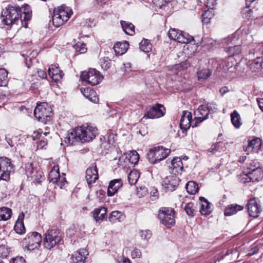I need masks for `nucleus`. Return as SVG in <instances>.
<instances>
[{"instance_id":"nucleus-1","label":"nucleus","mask_w":263,"mask_h":263,"mask_svg":"<svg viewBox=\"0 0 263 263\" xmlns=\"http://www.w3.org/2000/svg\"><path fill=\"white\" fill-rule=\"evenodd\" d=\"M32 11L30 7L26 4L22 8L8 5L1 12V21L3 25L11 26L21 22L22 26L28 27V22L31 20Z\"/></svg>"},{"instance_id":"nucleus-2","label":"nucleus","mask_w":263,"mask_h":263,"mask_svg":"<svg viewBox=\"0 0 263 263\" xmlns=\"http://www.w3.org/2000/svg\"><path fill=\"white\" fill-rule=\"evenodd\" d=\"M43 243L44 247L51 250L58 245L62 240V234L56 228L49 229L44 235Z\"/></svg>"},{"instance_id":"nucleus-3","label":"nucleus","mask_w":263,"mask_h":263,"mask_svg":"<svg viewBox=\"0 0 263 263\" xmlns=\"http://www.w3.org/2000/svg\"><path fill=\"white\" fill-rule=\"evenodd\" d=\"M72 14L71 9L65 5L55 8L53 11L52 23L55 27H59L66 22Z\"/></svg>"},{"instance_id":"nucleus-4","label":"nucleus","mask_w":263,"mask_h":263,"mask_svg":"<svg viewBox=\"0 0 263 263\" xmlns=\"http://www.w3.org/2000/svg\"><path fill=\"white\" fill-rule=\"evenodd\" d=\"M170 149L158 146L151 148L147 154L148 161L152 164H156L165 159L170 154Z\"/></svg>"},{"instance_id":"nucleus-5","label":"nucleus","mask_w":263,"mask_h":263,"mask_svg":"<svg viewBox=\"0 0 263 263\" xmlns=\"http://www.w3.org/2000/svg\"><path fill=\"white\" fill-rule=\"evenodd\" d=\"M35 118L44 124L52 119L53 113L51 108L45 103L37 104L34 110Z\"/></svg>"},{"instance_id":"nucleus-6","label":"nucleus","mask_w":263,"mask_h":263,"mask_svg":"<svg viewBox=\"0 0 263 263\" xmlns=\"http://www.w3.org/2000/svg\"><path fill=\"white\" fill-rule=\"evenodd\" d=\"M175 211L173 208L161 207L159 210L158 217L163 224L171 228L175 223Z\"/></svg>"},{"instance_id":"nucleus-7","label":"nucleus","mask_w":263,"mask_h":263,"mask_svg":"<svg viewBox=\"0 0 263 263\" xmlns=\"http://www.w3.org/2000/svg\"><path fill=\"white\" fill-rule=\"evenodd\" d=\"M42 238L41 235L36 232L29 233L23 239V243L25 245V248L29 251L39 249L41 246Z\"/></svg>"},{"instance_id":"nucleus-8","label":"nucleus","mask_w":263,"mask_h":263,"mask_svg":"<svg viewBox=\"0 0 263 263\" xmlns=\"http://www.w3.org/2000/svg\"><path fill=\"white\" fill-rule=\"evenodd\" d=\"M81 78L83 81H86L88 84L95 86L101 82L103 76L96 69H89L88 71L82 72Z\"/></svg>"},{"instance_id":"nucleus-9","label":"nucleus","mask_w":263,"mask_h":263,"mask_svg":"<svg viewBox=\"0 0 263 263\" xmlns=\"http://www.w3.org/2000/svg\"><path fill=\"white\" fill-rule=\"evenodd\" d=\"M180 181L177 176L172 175L163 179L162 186L165 192H172L178 187Z\"/></svg>"},{"instance_id":"nucleus-10","label":"nucleus","mask_w":263,"mask_h":263,"mask_svg":"<svg viewBox=\"0 0 263 263\" xmlns=\"http://www.w3.org/2000/svg\"><path fill=\"white\" fill-rule=\"evenodd\" d=\"M82 142H89L92 140L97 134V129L89 125H83L79 127Z\"/></svg>"},{"instance_id":"nucleus-11","label":"nucleus","mask_w":263,"mask_h":263,"mask_svg":"<svg viewBox=\"0 0 263 263\" xmlns=\"http://www.w3.org/2000/svg\"><path fill=\"white\" fill-rule=\"evenodd\" d=\"M263 177V172L261 168H258L254 171H247V174L243 175L241 181L246 183L250 182L259 181Z\"/></svg>"},{"instance_id":"nucleus-12","label":"nucleus","mask_w":263,"mask_h":263,"mask_svg":"<svg viewBox=\"0 0 263 263\" xmlns=\"http://www.w3.org/2000/svg\"><path fill=\"white\" fill-rule=\"evenodd\" d=\"M247 208L249 215L254 218H257L261 211L259 201L256 198L250 199L247 203Z\"/></svg>"},{"instance_id":"nucleus-13","label":"nucleus","mask_w":263,"mask_h":263,"mask_svg":"<svg viewBox=\"0 0 263 263\" xmlns=\"http://www.w3.org/2000/svg\"><path fill=\"white\" fill-rule=\"evenodd\" d=\"M165 107L163 105L157 103L147 111L143 118L146 119L159 118L165 115Z\"/></svg>"},{"instance_id":"nucleus-14","label":"nucleus","mask_w":263,"mask_h":263,"mask_svg":"<svg viewBox=\"0 0 263 263\" xmlns=\"http://www.w3.org/2000/svg\"><path fill=\"white\" fill-rule=\"evenodd\" d=\"M99 175L96 163H92L86 171L85 179L89 187L98 179Z\"/></svg>"},{"instance_id":"nucleus-15","label":"nucleus","mask_w":263,"mask_h":263,"mask_svg":"<svg viewBox=\"0 0 263 263\" xmlns=\"http://www.w3.org/2000/svg\"><path fill=\"white\" fill-rule=\"evenodd\" d=\"M169 169L170 172L173 175L177 176L178 174H181L183 171V166L181 158H174L171 161Z\"/></svg>"},{"instance_id":"nucleus-16","label":"nucleus","mask_w":263,"mask_h":263,"mask_svg":"<svg viewBox=\"0 0 263 263\" xmlns=\"http://www.w3.org/2000/svg\"><path fill=\"white\" fill-rule=\"evenodd\" d=\"M192 116L191 112L183 111L180 121V127L183 130V133L186 131L191 126H192Z\"/></svg>"},{"instance_id":"nucleus-17","label":"nucleus","mask_w":263,"mask_h":263,"mask_svg":"<svg viewBox=\"0 0 263 263\" xmlns=\"http://www.w3.org/2000/svg\"><path fill=\"white\" fill-rule=\"evenodd\" d=\"M261 147V140L259 138H255L249 141L248 145L243 147V150L247 153H258Z\"/></svg>"},{"instance_id":"nucleus-18","label":"nucleus","mask_w":263,"mask_h":263,"mask_svg":"<svg viewBox=\"0 0 263 263\" xmlns=\"http://www.w3.org/2000/svg\"><path fill=\"white\" fill-rule=\"evenodd\" d=\"M48 72L50 77L55 82L62 79L64 75L63 71L59 69L58 65H51L48 68Z\"/></svg>"},{"instance_id":"nucleus-19","label":"nucleus","mask_w":263,"mask_h":263,"mask_svg":"<svg viewBox=\"0 0 263 263\" xmlns=\"http://www.w3.org/2000/svg\"><path fill=\"white\" fill-rule=\"evenodd\" d=\"M123 183L121 179H116L109 182L107 194L108 196L114 195L122 186Z\"/></svg>"},{"instance_id":"nucleus-20","label":"nucleus","mask_w":263,"mask_h":263,"mask_svg":"<svg viewBox=\"0 0 263 263\" xmlns=\"http://www.w3.org/2000/svg\"><path fill=\"white\" fill-rule=\"evenodd\" d=\"M78 132H80L79 127L77 128V129L74 130L73 129L71 132H69L67 134V136L66 137L65 142L71 145H73L77 142H82L80 133H78Z\"/></svg>"},{"instance_id":"nucleus-21","label":"nucleus","mask_w":263,"mask_h":263,"mask_svg":"<svg viewBox=\"0 0 263 263\" xmlns=\"http://www.w3.org/2000/svg\"><path fill=\"white\" fill-rule=\"evenodd\" d=\"M88 253L84 250L74 252L71 256L70 263H85Z\"/></svg>"},{"instance_id":"nucleus-22","label":"nucleus","mask_w":263,"mask_h":263,"mask_svg":"<svg viewBox=\"0 0 263 263\" xmlns=\"http://www.w3.org/2000/svg\"><path fill=\"white\" fill-rule=\"evenodd\" d=\"M199 201L201 202L200 213L204 216L209 215L212 211V204L203 197H199Z\"/></svg>"},{"instance_id":"nucleus-23","label":"nucleus","mask_w":263,"mask_h":263,"mask_svg":"<svg viewBox=\"0 0 263 263\" xmlns=\"http://www.w3.org/2000/svg\"><path fill=\"white\" fill-rule=\"evenodd\" d=\"M81 91L84 96L93 103H97L99 101V98L96 92L89 87L81 88Z\"/></svg>"},{"instance_id":"nucleus-24","label":"nucleus","mask_w":263,"mask_h":263,"mask_svg":"<svg viewBox=\"0 0 263 263\" xmlns=\"http://www.w3.org/2000/svg\"><path fill=\"white\" fill-rule=\"evenodd\" d=\"M243 208V206L236 203L229 204L226 207L224 214L226 216H230L236 214L239 211H242Z\"/></svg>"},{"instance_id":"nucleus-25","label":"nucleus","mask_w":263,"mask_h":263,"mask_svg":"<svg viewBox=\"0 0 263 263\" xmlns=\"http://www.w3.org/2000/svg\"><path fill=\"white\" fill-rule=\"evenodd\" d=\"M24 214L23 212L20 214L18 219L15 222L14 230L18 234L22 235L25 232V228L23 220L24 219Z\"/></svg>"},{"instance_id":"nucleus-26","label":"nucleus","mask_w":263,"mask_h":263,"mask_svg":"<svg viewBox=\"0 0 263 263\" xmlns=\"http://www.w3.org/2000/svg\"><path fill=\"white\" fill-rule=\"evenodd\" d=\"M128 43L127 42H117L114 46V49L116 55H121L125 53L128 47Z\"/></svg>"},{"instance_id":"nucleus-27","label":"nucleus","mask_w":263,"mask_h":263,"mask_svg":"<svg viewBox=\"0 0 263 263\" xmlns=\"http://www.w3.org/2000/svg\"><path fill=\"white\" fill-rule=\"evenodd\" d=\"M107 208L105 207H100L96 209L93 211V217L96 221L102 220L106 214Z\"/></svg>"},{"instance_id":"nucleus-28","label":"nucleus","mask_w":263,"mask_h":263,"mask_svg":"<svg viewBox=\"0 0 263 263\" xmlns=\"http://www.w3.org/2000/svg\"><path fill=\"white\" fill-rule=\"evenodd\" d=\"M120 24L126 34L129 35H133L135 34V26L132 23L124 21H121Z\"/></svg>"},{"instance_id":"nucleus-29","label":"nucleus","mask_w":263,"mask_h":263,"mask_svg":"<svg viewBox=\"0 0 263 263\" xmlns=\"http://www.w3.org/2000/svg\"><path fill=\"white\" fill-rule=\"evenodd\" d=\"M210 113V108L208 104L201 105L199 106L198 108L195 111V115L196 116L201 115L206 118H208V116Z\"/></svg>"},{"instance_id":"nucleus-30","label":"nucleus","mask_w":263,"mask_h":263,"mask_svg":"<svg viewBox=\"0 0 263 263\" xmlns=\"http://www.w3.org/2000/svg\"><path fill=\"white\" fill-rule=\"evenodd\" d=\"M12 169V164L10 159L6 157L0 158V171L2 170L11 171Z\"/></svg>"},{"instance_id":"nucleus-31","label":"nucleus","mask_w":263,"mask_h":263,"mask_svg":"<svg viewBox=\"0 0 263 263\" xmlns=\"http://www.w3.org/2000/svg\"><path fill=\"white\" fill-rule=\"evenodd\" d=\"M12 210L7 207L0 208V221H6L10 219L12 216Z\"/></svg>"},{"instance_id":"nucleus-32","label":"nucleus","mask_w":263,"mask_h":263,"mask_svg":"<svg viewBox=\"0 0 263 263\" xmlns=\"http://www.w3.org/2000/svg\"><path fill=\"white\" fill-rule=\"evenodd\" d=\"M185 188L187 192L192 195L195 194L199 190L198 184L193 181H189L186 184Z\"/></svg>"},{"instance_id":"nucleus-33","label":"nucleus","mask_w":263,"mask_h":263,"mask_svg":"<svg viewBox=\"0 0 263 263\" xmlns=\"http://www.w3.org/2000/svg\"><path fill=\"white\" fill-rule=\"evenodd\" d=\"M231 122L236 128H239L241 125L240 117L236 110L233 111L231 114Z\"/></svg>"},{"instance_id":"nucleus-34","label":"nucleus","mask_w":263,"mask_h":263,"mask_svg":"<svg viewBox=\"0 0 263 263\" xmlns=\"http://www.w3.org/2000/svg\"><path fill=\"white\" fill-rule=\"evenodd\" d=\"M194 40V37L190 35L189 33L182 31V33L179 34V37L177 38V42L187 44Z\"/></svg>"},{"instance_id":"nucleus-35","label":"nucleus","mask_w":263,"mask_h":263,"mask_svg":"<svg viewBox=\"0 0 263 263\" xmlns=\"http://www.w3.org/2000/svg\"><path fill=\"white\" fill-rule=\"evenodd\" d=\"M152 45L150 43L149 40L143 39L141 42L139 43L140 49L146 53H148L151 51Z\"/></svg>"},{"instance_id":"nucleus-36","label":"nucleus","mask_w":263,"mask_h":263,"mask_svg":"<svg viewBox=\"0 0 263 263\" xmlns=\"http://www.w3.org/2000/svg\"><path fill=\"white\" fill-rule=\"evenodd\" d=\"M124 219V215L122 212L118 211H112L109 215V220L111 222H115L117 220L119 221Z\"/></svg>"},{"instance_id":"nucleus-37","label":"nucleus","mask_w":263,"mask_h":263,"mask_svg":"<svg viewBox=\"0 0 263 263\" xmlns=\"http://www.w3.org/2000/svg\"><path fill=\"white\" fill-rule=\"evenodd\" d=\"M60 176L59 168L54 166L48 174V180L50 182L54 183L57 179Z\"/></svg>"},{"instance_id":"nucleus-38","label":"nucleus","mask_w":263,"mask_h":263,"mask_svg":"<svg viewBox=\"0 0 263 263\" xmlns=\"http://www.w3.org/2000/svg\"><path fill=\"white\" fill-rule=\"evenodd\" d=\"M213 8H208L204 13L202 14V21L203 23L208 24L210 22L211 19L213 17Z\"/></svg>"},{"instance_id":"nucleus-39","label":"nucleus","mask_w":263,"mask_h":263,"mask_svg":"<svg viewBox=\"0 0 263 263\" xmlns=\"http://www.w3.org/2000/svg\"><path fill=\"white\" fill-rule=\"evenodd\" d=\"M139 176V173L137 171H131L128 175L129 183L131 185L135 184L137 182Z\"/></svg>"},{"instance_id":"nucleus-40","label":"nucleus","mask_w":263,"mask_h":263,"mask_svg":"<svg viewBox=\"0 0 263 263\" xmlns=\"http://www.w3.org/2000/svg\"><path fill=\"white\" fill-rule=\"evenodd\" d=\"M225 50L229 57H232L239 54L241 52V48L240 46L237 45L226 48Z\"/></svg>"},{"instance_id":"nucleus-41","label":"nucleus","mask_w":263,"mask_h":263,"mask_svg":"<svg viewBox=\"0 0 263 263\" xmlns=\"http://www.w3.org/2000/svg\"><path fill=\"white\" fill-rule=\"evenodd\" d=\"M8 83V72L3 68L0 69V86H5Z\"/></svg>"},{"instance_id":"nucleus-42","label":"nucleus","mask_w":263,"mask_h":263,"mask_svg":"<svg viewBox=\"0 0 263 263\" xmlns=\"http://www.w3.org/2000/svg\"><path fill=\"white\" fill-rule=\"evenodd\" d=\"M224 151L223 143L219 141L213 144L212 147L209 149L208 151L213 154H215L217 152H221Z\"/></svg>"},{"instance_id":"nucleus-43","label":"nucleus","mask_w":263,"mask_h":263,"mask_svg":"<svg viewBox=\"0 0 263 263\" xmlns=\"http://www.w3.org/2000/svg\"><path fill=\"white\" fill-rule=\"evenodd\" d=\"M212 70L210 69H202L197 72L199 79H206L210 77L212 74Z\"/></svg>"},{"instance_id":"nucleus-44","label":"nucleus","mask_w":263,"mask_h":263,"mask_svg":"<svg viewBox=\"0 0 263 263\" xmlns=\"http://www.w3.org/2000/svg\"><path fill=\"white\" fill-rule=\"evenodd\" d=\"M186 214L192 217L194 216L195 208L194 205V203L192 202L187 203L184 208Z\"/></svg>"},{"instance_id":"nucleus-45","label":"nucleus","mask_w":263,"mask_h":263,"mask_svg":"<svg viewBox=\"0 0 263 263\" xmlns=\"http://www.w3.org/2000/svg\"><path fill=\"white\" fill-rule=\"evenodd\" d=\"M180 33H182V31L171 28L168 31V36L170 39L177 41V38Z\"/></svg>"},{"instance_id":"nucleus-46","label":"nucleus","mask_w":263,"mask_h":263,"mask_svg":"<svg viewBox=\"0 0 263 263\" xmlns=\"http://www.w3.org/2000/svg\"><path fill=\"white\" fill-rule=\"evenodd\" d=\"M139 159L138 154L136 151H133L129 154V161L132 164H136L138 163Z\"/></svg>"},{"instance_id":"nucleus-47","label":"nucleus","mask_w":263,"mask_h":263,"mask_svg":"<svg viewBox=\"0 0 263 263\" xmlns=\"http://www.w3.org/2000/svg\"><path fill=\"white\" fill-rule=\"evenodd\" d=\"M100 63L102 68L104 70L108 69L111 66L110 60L108 58L101 59Z\"/></svg>"},{"instance_id":"nucleus-48","label":"nucleus","mask_w":263,"mask_h":263,"mask_svg":"<svg viewBox=\"0 0 263 263\" xmlns=\"http://www.w3.org/2000/svg\"><path fill=\"white\" fill-rule=\"evenodd\" d=\"M258 168H261L260 167L259 163L256 161L253 160L250 162L247 166L248 171H254Z\"/></svg>"},{"instance_id":"nucleus-49","label":"nucleus","mask_w":263,"mask_h":263,"mask_svg":"<svg viewBox=\"0 0 263 263\" xmlns=\"http://www.w3.org/2000/svg\"><path fill=\"white\" fill-rule=\"evenodd\" d=\"M247 6V5L246 4ZM249 7H246V8L242 10L241 14L243 18L249 19L252 16L253 11L251 9H248Z\"/></svg>"},{"instance_id":"nucleus-50","label":"nucleus","mask_w":263,"mask_h":263,"mask_svg":"<svg viewBox=\"0 0 263 263\" xmlns=\"http://www.w3.org/2000/svg\"><path fill=\"white\" fill-rule=\"evenodd\" d=\"M54 183H55L61 189H62L63 187L64 186L66 183H67V182L64 177L60 176L57 179V181H55Z\"/></svg>"},{"instance_id":"nucleus-51","label":"nucleus","mask_w":263,"mask_h":263,"mask_svg":"<svg viewBox=\"0 0 263 263\" xmlns=\"http://www.w3.org/2000/svg\"><path fill=\"white\" fill-rule=\"evenodd\" d=\"M2 171L3 173L0 176V181L4 180L6 181H8L10 180V173L11 171H7V170H2Z\"/></svg>"},{"instance_id":"nucleus-52","label":"nucleus","mask_w":263,"mask_h":263,"mask_svg":"<svg viewBox=\"0 0 263 263\" xmlns=\"http://www.w3.org/2000/svg\"><path fill=\"white\" fill-rule=\"evenodd\" d=\"M208 118L204 117H203L201 115H199V116H197V117H195V118H194V121H195V123H193V125H192V127H196L198 126V124L199 123H200L201 122H202L203 121L207 119Z\"/></svg>"},{"instance_id":"nucleus-53","label":"nucleus","mask_w":263,"mask_h":263,"mask_svg":"<svg viewBox=\"0 0 263 263\" xmlns=\"http://www.w3.org/2000/svg\"><path fill=\"white\" fill-rule=\"evenodd\" d=\"M140 236L142 239L147 240L152 236V233L149 230L141 231Z\"/></svg>"},{"instance_id":"nucleus-54","label":"nucleus","mask_w":263,"mask_h":263,"mask_svg":"<svg viewBox=\"0 0 263 263\" xmlns=\"http://www.w3.org/2000/svg\"><path fill=\"white\" fill-rule=\"evenodd\" d=\"M85 46L86 45L85 44H80L79 45L78 43L75 45L74 48L78 51H80L81 53H84L86 51V48Z\"/></svg>"},{"instance_id":"nucleus-55","label":"nucleus","mask_w":263,"mask_h":263,"mask_svg":"<svg viewBox=\"0 0 263 263\" xmlns=\"http://www.w3.org/2000/svg\"><path fill=\"white\" fill-rule=\"evenodd\" d=\"M96 195L97 198L100 201H104L105 200V193L103 190H99L96 192Z\"/></svg>"},{"instance_id":"nucleus-56","label":"nucleus","mask_w":263,"mask_h":263,"mask_svg":"<svg viewBox=\"0 0 263 263\" xmlns=\"http://www.w3.org/2000/svg\"><path fill=\"white\" fill-rule=\"evenodd\" d=\"M177 66L178 69L183 70L190 66V63L187 61H185L181 62L179 65H177Z\"/></svg>"},{"instance_id":"nucleus-57","label":"nucleus","mask_w":263,"mask_h":263,"mask_svg":"<svg viewBox=\"0 0 263 263\" xmlns=\"http://www.w3.org/2000/svg\"><path fill=\"white\" fill-rule=\"evenodd\" d=\"M8 250L4 246H0V257H6L8 255Z\"/></svg>"},{"instance_id":"nucleus-58","label":"nucleus","mask_w":263,"mask_h":263,"mask_svg":"<svg viewBox=\"0 0 263 263\" xmlns=\"http://www.w3.org/2000/svg\"><path fill=\"white\" fill-rule=\"evenodd\" d=\"M131 255L133 258H140L141 256V252L140 250L135 249L132 252Z\"/></svg>"},{"instance_id":"nucleus-59","label":"nucleus","mask_w":263,"mask_h":263,"mask_svg":"<svg viewBox=\"0 0 263 263\" xmlns=\"http://www.w3.org/2000/svg\"><path fill=\"white\" fill-rule=\"evenodd\" d=\"M37 73L38 76L42 79H46L47 77V73L44 70L38 69Z\"/></svg>"},{"instance_id":"nucleus-60","label":"nucleus","mask_w":263,"mask_h":263,"mask_svg":"<svg viewBox=\"0 0 263 263\" xmlns=\"http://www.w3.org/2000/svg\"><path fill=\"white\" fill-rule=\"evenodd\" d=\"M132 64L130 63L124 64L123 69L125 72H129L132 71Z\"/></svg>"},{"instance_id":"nucleus-61","label":"nucleus","mask_w":263,"mask_h":263,"mask_svg":"<svg viewBox=\"0 0 263 263\" xmlns=\"http://www.w3.org/2000/svg\"><path fill=\"white\" fill-rule=\"evenodd\" d=\"M13 263H26V261L23 257L17 256L13 258Z\"/></svg>"},{"instance_id":"nucleus-62","label":"nucleus","mask_w":263,"mask_h":263,"mask_svg":"<svg viewBox=\"0 0 263 263\" xmlns=\"http://www.w3.org/2000/svg\"><path fill=\"white\" fill-rule=\"evenodd\" d=\"M96 23L94 21V20L87 19L85 21V25L88 27H92V26H95Z\"/></svg>"},{"instance_id":"nucleus-63","label":"nucleus","mask_w":263,"mask_h":263,"mask_svg":"<svg viewBox=\"0 0 263 263\" xmlns=\"http://www.w3.org/2000/svg\"><path fill=\"white\" fill-rule=\"evenodd\" d=\"M229 91V89L228 87L227 86L223 87L221 88H220L219 90V92L220 93V95L221 96H223V95L224 94H226V93H227Z\"/></svg>"},{"instance_id":"nucleus-64","label":"nucleus","mask_w":263,"mask_h":263,"mask_svg":"<svg viewBox=\"0 0 263 263\" xmlns=\"http://www.w3.org/2000/svg\"><path fill=\"white\" fill-rule=\"evenodd\" d=\"M152 1L155 5L160 8L163 6V0H152Z\"/></svg>"}]
</instances>
